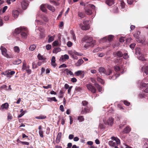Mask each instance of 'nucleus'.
<instances>
[{"instance_id":"1","label":"nucleus","mask_w":148,"mask_h":148,"mask_svg":"<svg viewBox=\"0 0 148 148\" xmlns=\"http://www.w3.org/2000/svg\"><path fill=\"white\" fill-rule=\"evenodd\" d=\"M92 38L90 37L87 36H85L83 39V40L87 44L84 46V47L87 49L90 46V44L91 43L92 41Z\"/></svg>"},{"instance_id":"2","label":"nucleus","mask_w":148,"mask_h":148,"mask_svg":"<svg viewBox=\"0 0 148 148\" xmlns=\"http://www.w3.org/2000/svg\"><path fill=\"white\" fill-rule=\"evenodd\" d=\"M99 71L101 75H109L112 73V71L110 69H105L103 67H100L99 69Z\"/></svg>"},{"instance_id":"3","label":"nucleus","mask_w":148,"mask_h":148,"mask_svg":"<svg viewBox=\"0 0 148 148\" xmlns=\"http://www.w3.org/2000/svg\"><path fill=\"white\" fill-rule=\"evenodd\" d=\"M114 69L117 73L115 74V75L113 76L112 77H109L110 79L114 80L119 76L120 74L119 71L120 70V67L118 66H115L114 67Z\"/></svg>"},{"instance_id":"4","label":"nucleus","mask_w":148,"mask_h":148,"mask_svg":"<svg viewBox=\"0 0 148 148\" xmlns=\"http://www.w3.org/2000/svg\"><path fill=\"white\" fill-rule=\"evenodd\" d=\"M84 25H82L81 24H79V27H81V29L83 30H87L90 28L89 26V22L88 21H84L83 22Z\"/></svg>"},{"instance_id":"5","label":"nucleus","mask_w":148,"mask_h":148,"mask_svg":"<svg viewBox=\"0 0 148 148\" xmlns=\"http://www.w3.org/2000/svg\"><path fill=\"white\" fill-rule=\"evenodd\" d=\"M103 122L105 125L112 126L114 123V120L113 118L110 117L107 120L104 119H103Z\"/></svg>"},{"instance_id":"6","label":"nucleus","mask_w":148,"mask_h":148,"mask_svg":"<svg viewBox=\"0 0 148 148\" xmlns=\"http://www.w3.org/2000/svg\"><path fill=\"white\" fill-rule=\"evenodd\" d=\"M0 49L1 51L2 54L3 56L7 58H10V57L7 53V50L5 48L1 46V47Z\"/></svg>"},{"instance_id":"7","label":"nucleus","mask_w":148,"mask_h":148,"mask_svg":"<svg viewBox=\"0 0 148 148\" xmlns=\"http://www.w3.org/2000/svg\"><path fill=\"white\" fill-rule=\"evenodd\" d=\"M15 73V72L14 71H6L4 72H2V74L6 76L7 77H10L11 76L13 75Z\"/></svg>"},{"instance_id":"8","label":"nucleus","mask_w":148,"mask_h":148,"mask_svg":"<svg viewBox=\"0 0 148 148\" xmlns=\"http://www.w3.org/2000/svg\"><path fill=\"white\" fill-rule=\"evenodd\" d=\"M86 86L88 89L92 93H95L96 92V89L91 84H87Z\"/></svg>"},{"instance_id":"9","label":"nucleus","mask_w":148,"mask_h":148,"mask_svg":"<svg viewBox=\"0 0 148 148\" xmlns=\"http://www.w3.org/2000/svg\"><path fill=\"white\" fill-rule=\"evenodd\" d=\"M29 4L28 2L26 1L25 0H22L21 2V6L23 10L26 9L28 6Z\"/></svg>"},{"instance_id":"10","label":"nucleus","mask_w":148,"mask_h":148,"mask_svg":"<svg viewBox=\"0 0 148 148\" xmlns=\"http://www.w3.org/2000/svg\"><path fill=\"white\" fill-rule=\"evenodd\" d=\"M26 30V28L20 27L15 29L14 30V32L16 34H18L20 32L21 33L22 32Z\"/></svg>"},{"instance_id":"11","label":"nucleus","mask_w":148,"mask_h":148,"mask_svg":"<svg viewBox=\"0 0 148 148\" xmlns=\"http://www.w3.org/2000/svg\"><path fill=\"white\" fill-rule=\"evenodd\" d=\"M141 86L144 87L143 90L144 92L148 93V84L142 83Z\"/></svg>"},{"instance_id":"12","label":"nucleus","mask_w":148,"mask_h":148,"mask_svg":"<svg viewBox=\"0 0 148 148\" xmlns=\"http://www.w3.org/2000/svg\"><path fill=\"white\" fill-rule=\"evenodd\" d=\"M12 16L14 19L16 18L18 16L19 12L17 10H13L12 12Z\"/></svg>"},{"instance_id":"13","label":"nucleus","mask_w":148,"mask_h":148,"mask_svg":"<svg viewBox=\"0 0 148 148\" xmlns=\"http://www.w3.org/2000/svg\"><path fill=\"white\" fill-rule=\"evenodd\" d=\"M27 30L26 28V30H25L21 32V35L23 38L26 39L27 38Z\"/></svg>"},{"instance_id":"14","label":"nucleus","mask_w":148,"mask_h":148,"mask_svg":"<svg viewBox=\"0 0 148 148\" xmlns=\"http://www.w3.org/2000/svg\"><path fill=\"white\" fill-rule=\"evenodd\" d=\"M114 0H106V3L109 6H111L114 3Z\"/></svg>"},{"instance_id":"15","label":"nucleus","mask_w":148,"mask_h":148,"mask_svg":"<svg viewBox=\"0 0 148 148\" xmlns=\"http://www.w3.org/2000/svg\"><path fill=\"white\" fill-rule=\"evenodd\" d=\"M131 131V128L129 126L126 127L123 130L122 132L123 134H127L129 133Z\"/></svg>"},{"instance_id":"16","label":"nucleus","mask_w":148,"mask_h":148,"mask_svg":"<svg viewBox=\"0 0 148 148\" xmlns=\"http://www.w3.org/2000/svg\"><path fill=\"white\" fill-rule=\"evenodd\" d=\"M42 4L40 6V9L43 12H45L47 11L46 7H47L46 4Z\"/></svg>"},{"instance_id":"17","label":"nucleus","mask_w":148,"mask_h":148,"mask_svg":"<svg viewBox=\"0 0 148 148\" xmlns=\"http://www.w3.org/2000/svg\"><path fill=\"white\" fill-rule=\"evenodd\" d=\"M112 140H115L117 144L119 145L120 144V140L116 137L112 136L111 138Z\"/></svg>"},{"instance_id":"18","label":"nucleus","mask_w":148,"mask_h":148,"mask_svg":"<svg viewBox=\"0 0 148 148\" xmlns=\"http://www.w3.org/2000/svg\"><path fill=\"white\" fill-rule=\"evenodd\" d=\"M142 71L146 75L148 74V67L146 66H143L142 68Z\"/></svg>"},{"instance_id":"19","label":"nucleus","mask_w":148,"mask_h":148,"mask_svg":"<svg viewBox=\"0 0 148 148\" xmlns=\"http://www.w3.org/2000/svg\"><path fill=\"white\" fill-rule=\"evenodd\" d=\"M46 5L47 8L49 10L52 12H54L55 11V9L53 7L50 5H48V4H47Z\"/></svg>"},{"instance_id":"20","label":"nucleus","mask_w":148,"mask_h":148,"mask_svg":"<svg viewBox=\"0 0 148 148\" xmlns=\"http://www.w3.org/2000/svg\"><path fill=\"white\" fill-rule=\"evenodd\" d=\"M85 12L86 14L90 15L92 13V12L91 9L87 8L85 9Z\"/></svg>"},{"instance_id":"21","label":"nucleus","mask_w":148,"mask_h":148,"mask_svg":"<svg viewBox=\"0 0 148 148\" xmlns=\"http://www.w3.org/2000/svg\"><path fill=\"white\" fill-rule=\"evenodd\" d=\"M84 62V61L82 59H80L78 60L77 62L75 65L77 66H79Z\"/></svg>"},{"instance_id":"22","label":"nucleus","mask_w":148,"mask_h":148,"mask_svg":"<svg viewBox=\"0 0 148 148\" xmlns=\"http://www.w3.org/2000/svg\"><path fill=\"white\" fill-rule=\"evenodd\" d=\"M61 136L62 133L61 132L59 133L56 138V142L57 143H58L60 142Z\"/></svg>"},{"instance_id":"23","label":"nucleus","mask_w":148,"mask_h":148,"mask_svg":"<svg viewBox=\"0 0 148 148\" xmlns=\"http://www.w3.org/2000/svg\"><path fill=\"white\" fill-rule=\"evenodd\" d=\"M145 40L144 37H142L141 38H139L136 40L137 42L142 44L144 43Z\"/></svg>"},{"instance_id":"24","label":"nucleus","mask_w":148,"mask_h":148,"mask_svg":"<svg viewBox=\"0 0 148 148\" xmlns=\"http://www.w3.org/2000/svg\"><path fill=\"white\" fill-rule=\"evenodd\" d=\"M8 104L7 103H5L2 104L1 107V109H6L8 108Z\"/></svg>"},{"instance_id":"25","label":"nucleus","mask_w":148,"mask_h":148,"mask_svg":"<svg viewBox=\"0 0 148 148\" xmlns=\"http://www.w3.org/2000/svg\"><path fill=\"white\" fill-rule=\"evenodd\" d=\"M55 58L54 56H53L51 59V64L52 66L54 67H55L56 65L55 64Z\"/></svg>"},{"instance_id":"26","label":"nucleus","mask_w":148,"mask_h":148,"mask_svg":"<svg viewBox=\"0 0 148 148\" xmlns=\"http://www.w3.org/2000/svg\"><path fill=\"white\" fill-rule=\"evenodd\" d=\"M48 37H49V38L48 39V42L49 43H50L54 40L55 36H50L49 35Z\"/></svg>"},{"instance_id":"27","label":"nucleus","mask_w":148,"mask_h":148,"mask_svg":"<svg viewBox=\"0 0 148 148\" xmlns=\"http://www.w3.org/2000/svg\"><path fill=\"white\" fill-rule=\"evenodd\" d=\"M61 51V49L59 47H58L53 49V53H57L58 52H60Z\"/></svg>"},{"instance_id":"28","label":"nucleus","mask_w":148,"mask_h":148,"mask_svg":"<svg viewBox=\"0 0 148 148\" xmlns=\"http://www.w3.org/2000/svg\"><path fill=\"white\" fill-rule=\"evenodd\" d=\"M95 85L99 92H101L102 91V87L100 86L98 84H95Z\"/></svg>"},{"instance_id":"29","label":"nucleus","mask_w":148,"mask_h":148,"mask_svg":"<svg viewBox=\"0 0 148 148\" xmlns=\"http://www.w3.org/2000/svg\"><path fill=\"white\" fill-rule=\"evenodd\" d=\"M84 72L81 70L78 71L75 73V74L77 76L81 75H83Z\"/></svg>"},{"instance_id":"30","label":"nucleus","mask_w":148,"mask_h":148,"mask_svg":"<svg viewBox=\"0 0 148 148\" xmlns=\"http://www.w3.org/2000/svg\"><path fill=\"white\" fill-rule=\"evenodd\" d=\"M114 54L119 57H121L123 56L122 53L121 51H118Z\"/></svg>"},{"instance_id":"31","label":"nucleus","mask_w":148,"mask_h":148,"mask_svg":"<svg viewBox=\"0 0 148 148\" xmlns=\"http://www.w3.org/2000/svg\"><path fill=\"white\" fill-rule=\"evenodd\" d=\"M105 128V126L103 123H100L99 125L98 128L101 130H104Z\"/></svg>"},{"instance_id":"32","label":"nucleus","mask_w":148,"mask_h":148,"mask_svg":"<svg viewBox=\"0 0 148 148\" xmlns=\"http://www.w3.org/2000/svg\"><path fill=\"white\" fill-rule=\"evenodd\" d=\"M136 53L137 55H140L141 54V49L140 48L137 47L136 49Z\"/></svg>"},{"instance_id":"33","label":"nucleus","mask_w":148,"mask_h":148,"mask_svg":"<svg viewBox=\"0 0 148 148\" xmlns=\"http://www.w3.org/2000/svg\"><path fill=\"white\" fill-rule=\"evenodd\" d=\"M108 144L110 146L112 147H114L116 146V144L112 141H110L108 142Z\"/></svg>"},{"instance_id":"34","label":"nucleus","mask_w":148,"mask_h":148,"mask_svg":"<svg viewBox=\"0 0 148 148\" xmlns=\"http://www.w3.org/2000/svg\"><path fill=\"white\" fill-rule=\"evenodd\" d=\"M64 71L66 72V74L68 75H73L72 72L71 71H69L68 69H65L64 70Z\"/></svg>"},{"instance_id":"35","label":"nucleus","mask_w":148,"mask_h":148,"mask_svg":"<svg viewBox=\"0 0 148 148\" xmlns=\"http://www.w3.org/2000/svg\"><path fill=\"white\" fill-rule=\"evenodd\" d=\"M22 61L20 59H18L16 60L13 62V63L15 64H18L21 63Z\"/></svg>"},{"instance_id":"36","label":"nucleus","mask_w":148,"mask_h":148,"mask_svg":"<svg viewBox=\"0 0 148 148\" xmlns=\"http://www.w3.org/2000/svg\"><path fill=\"white\" fill-rule=\"evenodd\" d=\"M78 15L79 17L81 18H83L85 17V14L83 12H79L78 13Z\"/></svg>"},{"instance_id":"37","label":"nucleus","mask_w":148,"mask_h":148,"mask_svg":"<svg viewBox=\"0 0 148 148\" xmlns=\"http://www.w3.org/2000/svg\"><path fill=\"white\" fill-rule=\"evenodd\" d=\"M77 119L80 122L83 121L84 120L83 116H79L78 117Z\"/></svg>"},{"instance_id":"38","label":"nucleus","mask_w":148,"mask_h":148,"mask_svg":"<svg viewBox=\"0 0 148 148\" xmlns=\"http://www.w3.org/2000/svg\"><path fill=\"white\" fill-rule=\"evenodd\" d=\"M84 110L86 112H90L92 110V108H84Z\"/></svg>"},{"instance_id":"39","label":"nucleus","mask_w":148,"mask_h":148,"mask_svg":"<svg viewBox=\"0 0 148 148\" xmlns=\"http://www.w3.org/2000/svg\"><path fill=\"white\" fill-rule=\"evenodd\" d=\"M97 81L101 84H104V82L101 78L98 77L97 78Z\"/></svg>"},{"instance_id":"40","label":"nucleus","mask_w":148,"mask_h":148,"mask_svg":"<svg viewBox=\"0 0 148 148\" xmlns=\"http://www.w3.org/2000/svg\"><path fill=\"white\" fill-rule=\"evenodd\" d=\"M20 112H21V113L19 115H18V118L21 117L22 116H23L25 113L24 112V111H23V109H21V110H20Z\"/></svg>"},{"instance_id":"41","label":"nucleus","mask_w":148,"mask_h":148,"mask_svg":"<svg viewBox=\"0 0 148 148\" xmlns=\"http://www.w3.org/2000/svg\"><path fill=\"white\" fill-rule=\"evenodd\" d=\"M36 118L38 119H44L46 118V116L44 115L36 117Z\"/></svg>"},{"instance_id":"42","label":"nucleus","mask_w":148,"mask_h":148,"mask_svg":"<svg viewBox=\"0 0 148 148\" xmlns=\"http://www.w3.org/2000/svg\"><path fill=\"white\" fill-rule=\"evenodd\" d=\"M36 46L34 45H31L29 48V49L31 51H34L35 49Z\"/></svg>"},{"instance_id":"43","label":"nucleus","mask_w":148,"mask_h":148,"mask_svg":"<svg viewBox=\"0 0 148 148\" xmlns=\"http://www.w3.org/2000/svg\"><path fill=\"white\" fill-rule=\"evenodd\" d=\"M14 49L15 52L18 53L20 51V49L18 47L15 46L14 47Z\"/></svg>"},{"instance_id":"44","label":"nucleus","mask_w":148,"mask_h":148,"mask_svg":"<svg viewBox=\"0 0 148 148\" xmlns=\"http://www.w3.org/2000/svg\"><path fill=\"white\" fill-rule=\"evenodd\" d=\"M140 32H137V33H135L134 34V36L135 38L136 39V40L138 38H139V35L140 34Z\"/></svg>"},{"instance_id":"45","label":"nucleus","mask_w":148,"mask_h":148,"mask_svg":"<svg viewBox=\"0 0 148 148\" xmlns=\"http://www.w3.org/2000/svg\"><path fill=\"white\" fill-rule=\"evenodd\" d=\"M29 66H28L25 68L26 69V71L27 72L29 73L30 74L31 73V71L30 69H29Z\"/></svg>"},{"instance_id":"46","label":"nucleus","mask_w":148,"mask_h":148,"mask_svg":"<svg viewBox=\"0 0 148 148\" xmlns=\"http://www.w3.org/2000/svg\"><path fill=\"white\" fill-rule=\"evenodd\" d=\"M62 60L63 59L65 60H68L69 58V56L67 54H65L63 56H62Z\"/></svg>"},{"instance_id":"47","label":"nucleus","mask_w":148,"mask_h":148,"mask_svg":"<svg viewBox=\"0 0 148 148\" xmlns=\"http://www.w3.org/2000/svg\"><path fill=\"white\" fill-rule=\"evenodd\" d=\"M73 53L75 55H77L79 56H81L83 54L82 53H79L76 52V51H74L73 52Z\"/></svg>"},{"instance_id":"48","label":"nucleus","mask_w":148,"mask_h":148,"mask_svg":"<svg viewBox=\"0 0 148 148\" xmlns=\"http://www.w3.org/2000/svg\"><path fill=\"white\" fill-rule=\"evenodd\" d=\"M48 99L49 101H53L55 102L57 101V100H56L55 97H49L48 98Z\"/></svg>"},{"instance_id":"49","label":"nucleus","mask_w":148,"mask_h":148,"mask_svg":"<svg viewBox=\"0 0 148 148\" xmlns=\"http://www.w3.org/2000/svg\"><path fill=\"white\" fill-rule=\"evenodd\" d=\"M107 37H106L103 38L101 39L100 40V42H106L107 41Z\"/></svg>"},{"instance_id":"50","label":"nucleus","mask_w":148,"mask_h":148,"mask_svg":"<svg viewBox=\"0 0 148 148\" xmlns=\"http://www.w3.org/2000/svg\"><path fill=\"white\" fill-rule=\"evenodd\" d=\"M59 42L58 40H55L53 42V45L54 46H57L58 45Z\"/></svg>"},{"instance_id":"51","label":"nucleus","mask_w":148,"mask_h":148,"mask_svg":"<svg viewBox=\"0 0 148 148\" xmlns=\"http://www.w3.org/2000/svg\"><path fill=\"white\" fill-rule=\"evenodd\" d=\"M113 38V36L112 35H109L108 37V40L110 41H111Z\"/></svg>"},{"instance_id":"52","label":"nucleus","mask_w":148,"mask_h":148,"mask_svg":"<svg viewBox=\"0 0 148 148\" xmlns=\"http://www.w3.org/2000/svg\"><path fill=\"white\" fill-rule=\"evenodd\" d=\"M102 50V49L101 48H97L93 50L94 52H97L99 51H101Z\"/></svg>"},{"instance_id":"53","label":"nucleus","mask_w":148,"mask_h":148,"mask_svg":"<svg viewBox=\"0 0 148 148\" xmlns=\"http://www.w3.org/2000/svg\"><path fill=\"white\" fill-rule=\"evenodd\" d=\"M102 50V49L101 48H97L93 50L94 52H97L99 51H101Z\"/></svg>"},{"instance_id":"54","label":"nucleus","mask_w":148,"mask_h":148,"mask_svg":"<svg viewBox=\"0 0 148 148\" xmlns=\"http://www.w3.org/2000/svg\"><path fill=\"white\" fill-rule=\"evenodd\" d=\"M140 55L139 57H138V59L139 60H142V61H143L145 60V58L143 55H140Z\"/></svg>"},{"instance_id":"55","label":"nucleus","mask_w":148,"mask_h":148,"mask_svg":"<svg viewBox=\"0 0 148 148\" xmlns=\"http://www.w3.org/2000/svg\"><path fill=\"white\" fill-rule=\"evenodd\" d=\"M38 59L40 60H42L44 59L43 57L41 56L40 54H39L38 56Z\"/></svg>"},{"instance_id":"56","label":"nucleus","mask_w":148,"mask_h":148,"mask_svg":"<svg viewBox=\"0 0 148 148\" xmlns=\"http://www.w3.org/2000/svg\"><path fill=\"white\" fill-rule=\"evenodd\" d=\"M46 49L47 50H49L51 48V45L48 44L46 45Z\"/></svg>"},{"instance_id":"57","label":"nucleus","mask_w":148,"mask_h":148,"mask_svg":"<svg viewBox=\"0 0 148 148\" xmlns=\"http://www.w3.org/2000/svg\"><path fill=\"white\" fill-rule=\"evenodd\" d=\"M39 134L40 135V136L41 137H43V132L42 130H39Z\"/></svg>"},{"instance_id":"58","label":"nucleus","mask_w":148,"mask_h":148,"mask_svg":"<svg viewBox=\"0 0 148 148\" xmlns=\"http://www.w3.org/2000/svg\"><path fill=\"white\" fill-rule=\"evenodd\" d=\"M72 43L71 41H69L67 42V46L69 47H71L72 45Z\"/></svg>"},{"instance_id":"59","label":"nucleus","mask_w":148,"mask_h":148,"mask_svg":"<svg viewBox=\"0 0 148 148\" xmlns=\"http://www.w3.org/2000/svg\"><path fill=\"white\" fill-rule=\"evenodd\" d=\"M123 56V58L125 59H127L128 58V56L127 53H124Z\"/></svg>"},{"instance_id":"60","label":"nucleus","mask_w":148,"mask_h":148,"mask_svg":"<svg viewBox=\"0 0 148 148\" xmlns=\"http://www.w3.org/2000/svg\"><path fill=\"white\" fill-rule=\"evenodd\" d=\"M35 24L38 25H40L42 24V22L40 20H36L35 22Z\"/></svg>"},{"instance_id":"61","label":"nucleus","mask_w":148,"mask_h":148,"mask_svg":"<svg viewBox=\"0 0 148 148\" xmlns=\"http://www.w3.org/2000/svg\"><path fill=\"white\" fill-rule=\"evenodd\" d=\"M136 44L134 43H132L130 46V47L132 49H134V48Z\"/></svg>"},{"instance_id":"62","label":"nucleus","mask_w":148,"mask_h":148,"mask_svg":"<svg viewBox=\"0 0 148 148\" xmlns=\"http://www.w3.org/2000/svg\"><path fill=\"white\" fill-rule=\"evenodd\" d=\"M51 85H48V86H43V87L44 88L47 89L49 88H51Z\"/></svg>"},{"instance_id":"63","label":"nucleus","mask_w":148,"mask_h":148,"mask_svg":"<svg viewBox=\"0 0 148 148\" xmlns=\"http://www.w3.org/2000/svg\"><path fill=\"white\" fill-rule=\"evenodd\" d=\"M12 118V116L10 114H9L8 116V120L10 121Z\"/></svg>"},{"instance_id":"64","label":"nucleus","mask_w":148,"mask_h":148,"mask_svg":"<svg viewBox=\"0 0 148 148\" xmlns=\"http://www.w3.org/2000/svg\"><path fill=\"white\" fill-rule=\"evenodd\" d=\"M88 103L87 101H84L82 102V104L84 106H86L87 105Z\"/></svg>"}]
</instances>
